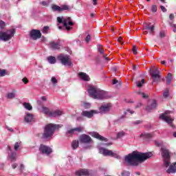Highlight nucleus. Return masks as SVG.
Returning a JSON list of instances; mask_svg holds the SVG:
<instances>
[{
	"instance_id": "f257e3e1",
	"label": "nucleus",
	"mask_w": 176,
	"mask_h": 176,
	"mask_svg": "<svg viewBox=\"0 0 176 176\" xmlns=\"http://www.w3.org/2000/svg\"><path fill=\"white\" fill-rule=\"evenodd\" d=\"M149 157H152V153H140L138 151H133L124 157V161L129 166H137L138 163H142L145 160H148Z\"/></svg>"
},
{
	"instance_id": "f03ea898",
	"label": "nucleus",
	"mask_w": 176,
	"mask_h": 176,
	"mask_svg": "<svg viewBox=\"0 0 176 176\" xmlns=\"http://www.w3.org/2000/svg\"><path fill=\"white\" fill-rule=\"evenodd\" d=\"M162 156L164 159V167H169L166 170L168 174H174L176 173V162L170 165V151L166 147L161 148Z\"/></svg>"
},
{
	"instance_id": "7ed1b4c3",
	"label": "nucleus",
	"mask_w": 176,
	"mask_h": 176,
	"mask_svg": "<svg viewBox=\"0 0 176 176\" xmlns=\"http://www.w3.org/2000/svg\"><path fill=\"white\" fill-rule=\"evenodd\" d=\"M87 91L89 97L94 98V100H104V98H108V93L97 87L89 86Z\"/></svg>"
},
{
	"instance_id": "20e7f679",
	"label": "nucleus",
	"mask_w": 176,
	"mask_h": 176,
	"mask_svg": "<svg viewBox=\"0 0 176 176\" xmlns=\"http://www.w3.org/2000/svg\"><path fill=\"white\" fill-rule=\"evenodd\" d=\"M61 127H62V125H60V124H47L44 129L43 138H50V137H52L53 134H54V131L57 130V129H60Z\"/></svg>"
},
{
	"instance_id": "39448f33",
	"label": "nucleus",
	"mask_w": 176,
	"mask_h": 176,
	"mask_svg": "<svg viewBox=\"0 0 176 176\" xmlns=\"http://www.w3.org/2000/svg\"><path fill=\"white\" fill-rule=\"evenodd\" d=\"M57 21L59 24H63V27L66 28L67 31L72 30V25H74V22L71 21V17L58 16Z\"/></svg>"
},
{
	"instance_id": "423d86ee",
	"label": "nucleus",
	"mask_w": 176,
	"mask_h": 176,
	"mask_svg": "<svg viewBox=\"0 0 176 176\" xmlns=\"http://www.w3.org/2000/svg\"><path fill=\"white\" fill-rule=\"evenodd\" d=\"M15 32L16 30H14V29H11L6 32H0V41H3V42L10 41V39L14 36Z\"/></svg>"
},
{
	"instance_id": "0eeeda50",
	"label": "nucleus",
	"mask_w": 176,
	"mask_h": 176,
	"mask_svg": "<svg viewBox=\"0 0 176 176\" xmlns=\"http://www.w3.org/2000/svg\"><path fill=\"white\" fill-rule=\"evenodd\" d=\"M57 58L60 61L63 65H67L68 67H71V65H72V63L71 62V59H69V56L68 55L60 54L57 56Z\"/></svg>"
},
{
	"instance_id": "6e6552de",
	"label": "nucleus",
	"mask_w": 176,
	"mask_h": 176,
	"mask_svg": "<svg viewBox=\"0 0 176 176\" xmlns=\"http://www.w3.org/2000/svg\"><path fill=\"white\" fill-rule=\"evenodd\" d=\"M99 152L100 153H102L104 156H111L112 157H119V155H118L116 153L112 152L111 150L105 149L102 147L99 148Z\"/></svg>"
},
{
	"instance_id": "1a4fd4ad",
	"label": "nucleus",
	"mask_w": 176,
	"mask_h": 176,
	"mask_svg": "<svg viewBox=\"0 0 176 176\" xmlns=\"http://www.w3.org/2000/svg\"><path fill=\"white\" fill-rule=\"evenodd\" d=\"M52 9L53 12H58L61 13V12H64V10H69L70 8L68 5H63L62 6H58L57 5H52Z\"/></svg>"
},
{
	"instance_id": "9d476101",
	"label": "nucleus",
	"mask_w": 176,
	"mask_h": 176,
	"mask_svg": "<svg viewBox=\"0 0 176 176\" xmlns=\"http://www.w3.org/2000/svg\"><path fill=\"white\" fill-rule=\"evenodd\" d=\"M39 151L43 155H49L52 153V148L45 144H41L39 148Z\"/></svg>"
},
{
	"instance_id": "9b49d317",
	"label": "nucleus",
	"mask_w": 176,
	"mask_h": 176,
	"mask_svg": "<svg viewBox=\"0 0 176 176\" xmlns=\"http://www.w3.org/2000/svg\"><path fill=\"white\" fill-rule=\"evenodd\" d=\"M42 36V33H41L40 30H32L30 32V38L34 41H36V39H39Z\"/></svg>"
},
{
	"instance_id": "f8f14e48",
	"label": "nucleus",
	"mask_w": 176,
	"mask_h": 176,
	"mask_svg": "<svg viewBox=\"0 0 176 176\" xmlns=\"http://www.w3.org/2000/svg\"><path fill=\"white\" fill-rule=\"evenodd\" d=\"M79 141L81 144H90L91 142V138L90 136L86 135V134H82L80 135L79 137Z\"/></svg>"
},
{
	"instance_id": "ddd939ff",
	"label": "nucleus",
	"mask_w": 176,
	"mask_h": 176,
	"mask_svg": "<svg viewBox=\"0 0 176 176\" xmlns=\"http://www.w3.org/2000/svg\"><path fill=\"white\" fill-rule=\"evenodd\" d=\"M89 134L91 137H94V138H96L97 140H99V141H104V142H107V141H108V139H107V138L102 136L97 132L92 131V132H89Z\"/></svg>"
},
{
	"instance_id": "4468645a",
	"label": "nucleus",
	"mask_w": 176,
	"mask_h": 176,
	"mask_svg": "<svg viewBox=\"0 0 176 176\" xmlns=\"http://www.w3.org/2000/svg\"><path fill=\"white\" fill-rule=\"evenodd\" d=\"M94 113H98V112L96 110H91L89 111H84L81 113V115L82 116H85V118H88L89 119L93 118Z\"/></svg>"
},
{
	"instance_id": "2eb2a0df",
	"label": "nucleus",
	"mask_w": 176,
	"mask_h": 176,
	"mask_svg": "<svg viewBox=\"0 0 176 176\" xmlns=\"http://www.w3.org/2000/svg\"><path fill=\"white\" fill-rule=\"evenodd\" d=\"M111 111V105L103 104L99 108V113H108V111Z\"/></svg>"
},
{
	"instance_id": "dca6fc26",
	"label": "nucleus",
	"mask_w": 176,
	"mask_h": 176,
	"mask_svg": "<svg viewBox=\"0 0 176 176\" xmlns=\"http://www.w3.org/2000/svg\"><path fill=\"white\" fill-rule=\"evenodd\" d=\"M76 176H90V172L87 169H80L76 171Z\"/></svg>"
},
{
	"instance_id": "f3484780",
	"label": "nucleus",
	"mask_w": 176,
	"mask_h": 176,
	"mask_svg": "<svg viewBox=\"0 0 176 176\" xmlns=\"http://www.w3.org/2000/svg\"><path fill=\"white\" fill-rule=\"evenodd\" d=\"M160 119H162V120H164V122H166V123H168V124H171L173 123L174 119L171 118V116H166L164 114H162L160 116Z\"/></svg>"
},
{
	"instance_id": "a211bd4d",
	"label": "nucleus",
	"mask_w": 176,
	"mask_h": 176,
	"mask_svg": "<svg viewBox=\"0 0 176 176\" xmlns=\"http://www.w3.org/2000/svg\"><path fill=\"white\" fill-rule=\"evenodd\" d=\"M160 72L155 69L154 71L151 72V78H153V82H157L159 79H160Z\"/></svg>"
},
{
	"instance_id": "6ab92c4d",
	"label": "nucleus",
	"mask_w": 176,
	"mask_h": 176,
	"mask_svg": "<svg viewBox=\"0 0 176 176\" xmlns=\"http://www.w3.org/2000/svg\"><path fill=\"white\" fill-rule=\"evenodd\" d=\"M49 46L50 47V49H52V50H60V47L61 46L60 45V43L58 42H54V41H52L49 43Z\"/></svg>"
},
{
	"instance_id": "aec40b11",
	"label": "nucleus",
	"mask_w": 176,
	"mask_h": 176,
	"mask_svg": "<svg viewBox=\"0 0 176 176\" xmlns=\"http://www.w3.org/2000/svg\"><path fill=\"white\" fill-rule=\"evenodd\" d=\"M175 16H174V14H170L169 15V19H170V21H169V25H170V27H172L173 28H175L173 29V31L174 32H176V25L175 24H174V19H175Z\"/></svg>"
},
{
	"instance_id": "412c9836",
	"label": "nucleus",
	"mask_w": 176,
	"mask_h": 176,
	"mask_svg": "<svg viewBox=\"0 0 176 176\" xmlns=\"http://www.w3.org/2000/svg\"><path fill=\"white\" fill-rule=\"evenodd\" d=\"M156 107H157L156 100H153L152 103L146 107V110L147 111V112H151V111H153V109H155Z\"/></svg>"
},
{
	"instance_id": "4be33fe9",
	"label": "nucleus",
	"mask_w": 176,
	"mask_h": 176,
	"mask_svg": "<svg viewBox=\"0 0 176 176\" xmlns=\"http://www.w3.org/2000/svg\"><path fill=\"white\" fill-rule=\"evenodd\" d=\"M78 76L82 80H85V82H89V80H90V77L86 73L80 72Z\"/></svg>"
},
{
	"instance_id": "5701e85b",
	"label": "nucleus",
	"mask_w": 176,
	"mask_h": 176,
	"mask_svg": "<svg viewBox=\"0 0 176 176\" xmlns=\"http://www.w3.org/2000/svg\"><path fill=\"white\" fill-rule=\"evenodd\" d=\"M33 120L34 115L30 113H26V116H25V122H26V123H31V122H32Z\"/></svg>"
},
{
	"instance_id": "b1692460",
	"label": "nucleus",
	"mask_w": 176,
	"mask_h": 176,
	"mask_svg": "<svg viewBox=\"0 0 176 176\" xmlns=\"http://www.w3.org/2000/svg\"><path fill=\"white\" fill-rule=\"evenodd\" d=\"M61 115H63V111L61 110H55L51 112V118L61 116Z\"/></svg>"
},
{
	"instance_id": "393cba45",
	"label": "nucleus",
	"mask_w": 176,
	"mask_h": 176,
	"mask_svg": "<svg viewBox=\"0 0 176 176\" xmlns=\"http://www.w3.org/2000/svg\"><path fill=\"white\" fill-rule=\"evenodd\" d=\"M98 52L102 54V57L105 58V60H109V58H108V57L104 54V49H102V46L101 45H98Z\"/></svg>"
},
{
	"instance_id": "a878e982",
	"label": "nucleus",
	"mask_w": 176,
	"mask_h": 176,
	"mask_svg": "<svg viewBox=\"0 0 176 176\" xmlns=\"http://www.w3.org/2000/svg\"><path fill=\"white\" fill-rule=\"evenodd\" d=\"M42 112L45 113V115H47V116H50L51 118L52 116V111L48 107H42Z\"/></svg>"
},
{
	"instance_id": "bb28decb",
	"label": "nucleus",
	"mask_w": 176,
	"mask_h": 176,
	"mask_svg": "<svg viewBox=\"0 0 176 176\" xmlns=\"http://www.w3.org/2000/svg\"><path fill=\"white\" fill-rule=\"evenodd\" d=\"M16 156L17 154L16 153V152L12 151L11 153H8V157L11 160V162H14L16 160Z\"/></svg>"
},
{
	"instance_id": "cd10ccee",
	"label": "nucleus",
	"mask_w": 176,
	"mask_h": 176,
	"mask_svg": "<svg viewBox=\"0 0 176 176\" xmlns=\"http://www.w3.org/2000/svg\"><path fill=\"white\" fill-rule=\"evenodd\" d=\"M152 137H153V134L152 133H142L140 135V138H144V139H149V138H152Z\"/></svg>"
},
{
	"instance_id": "c85d7f7f",
	"label": "nucleus",
	"mask_w": 176,
	"mask_h": 176,
	"mask_svg": "<svg viewBox=\"0 0 176 176\" xmlns=\"http://www.w3.org/2000/svg\"><path fill=\"white\" fill-rule=\"evenodd\" d=\"M47 60L48 61V63H50V64H56V57L53 56H50L47 58Z\"/></svg>"
},
{
	"instance_id": "c756f323",
	"label": "nucleus",
	"mask_w": 176,
	"mask_h": 176,
	"mask_svg": "<svg viewBox=\"0 0 176 176\" xmlns=\"http://www.w3.org/2000/svg\"><path fill=\"white\" fill-rule=\"evenodd\" d=\"M6 98L8 100H13V98H16V92H9L6 95Z\"/></svg>"
},
{
	"instance_id": "7c9ffc66",
	"label": "nucleus",
	"mask_w": 176,
	"mask_h": 176,
	"mask_svg": "<svg viewBox=\"0 0 176 176\" xmlns=\"http://www.w3.org/2000/svg\"><path fill=\"white\" fill-rule=\"evenodd\" d=\"M173 81V74L170 73H168L167 76H166V84L170 85L171 82Z\"/></svg>"
},
{
	"instance_id": "2f4dec72",
	"label": "nucleus",
	"mask_w": 176,
	"mask_h": 176,
	"mask_svg": "<svg viewBox=\"0 0 176 176\" xmlns=\"http://www.w3.org/2000/svg\"><path fill=\"white\" fill-rule=\"evenodd\" d=\"M72 147L73 149H77V148L79 147V141L74 140L72 142Z\"/></svg>"
},
{
	"instance_id": "473e14b6",
	"label": "nucleus",
	"mask_w": 176,
	"mask_h": 176,
	"mask_svg": "<svg viewBox=\"0 0 176 176\" xmlns=\"http://www.w3.org/2000/svg\"><path fill=\"white\" fill-rule=\"evenodd\" d=\"M23 107L28 111H31L32 109V106L31 105V104H30L28 102H24Z\"/></svg>"
},
{
	"instance_id": "72a5a7b5",
	"label": "nucleus",
	"mask_w": 176,
	"mask_h": 176,
	"mask_svg": "<svg viewBox=\"0 0 176 176\" xmlns=\"http://www.w3.org/2000/svg\"><path fill=\"white\" fill-rule=\"evenodd\" d=\"M21 148V142H16L14 146V151H19V149Z\"/></svg>"
},
{
	"instance_id": "f704fd0d",
	"label": "nucleus",
	"mask_w": 176,
	"mask_h": 176,
	"mask_svg": "<svg viewBox=\"0 0 176 176\" xmlns=\"http://www.w3.org/2000/svg\"><path fill=\"white\" fill-rule=\"evenodd\" d=\"M146 30H148L151 34H153L155 32V25H152V26L146 25Z\"/></svg>"
},
{
	"instance_id": "c9c22d12",
	"label": "nucleus",
	"mask_w": 176,
	"mask_h": 176,
	"mask_svg": "<svg viewBox=\"0 0 176 176\" xmlns=\"http://www.w3.org/2000/svg\"><path fill=\"white\" fill-rule=\"evenodd\" d=\"M144 83H145V79H142L141 81H137V87H142V85H144Z\"/></svg>"
},
{
	"instance_id": "e433bc0d",
	"label": "nucleus",
	"mask_w": 176,
	"mask_h": 176,
	"mask_svg": "<svg viewBox=\"0 0 176 176\" xmlns=\"http://www.w3.org/2000/svg\"><path fill=\"white\" fill-rule=\"evenodd\" d=\"M42 32L43 34H49V26H44Z\"/></svg>"
},
{
	"instance_id": "4c0bfd02",
	"label": "nucleus",
	"mask_w": 176,
	"mask_h": 176,
	"mask_svg": "<svg viewBox=\"0 0 176 176\" xmlns=\"http://www.w3.org/2000/svg\"><path fill=\"white\" fill-rule=\"evenodd\" d=\"M74 133H75V131L74 130V129H72L66 132V135L67 137H69L70 135H72Z\"/></svg>"
},
{
	"instance_id": "58836bf2",
	"label": "nucleus",
	"mask_w": 176,
	"mask_h": 176,
	"mask_svg": "<svg viewBox=\"0 0 176 176\" xmlns=\"http://www.w3.org/2000/svg\"><path fill=\"white\" fill-rule=\"evenodd\" d=\"M126 133H124V131L118 132L117 134V138H122V137H124Z\"/></svg>"
},
{
	"instance_id": "ea45409f",
	"label": "nucleus",
	"mask_w": 176,
	"mask_h": 176,
	"mask_svg": "<svg viewBox=\"0 0 176 176\" xmlns=\"http://www.w3.org/2000/svg\"><path fill=\"white\" fill-rule=\"evenodd\" d=\"M82 107H84V108H85L86 109H89V108H90V107H91V104L89 102H84L82 104Z\"/></svg>"
},
{
	"instance_id": "a19ab883",
	"label": "nucleus",
	"mask_w": 176,
	"mask_h": 176,
	"mask_svg": "<svg viewBox=\"0 0 176 176\" xmlns=\"http://www.w3.org/2000/svg\"><path fill=\"white\" fill-rule=\"evenodd\" d=\"M8 73H6V70L0 69V77L5 76Z\"/></svg>"
},
{
	"instance_id": "79ce46f5",
	"label": "nucleus",
	"mask_w": 176,
	"mask_h": 176,
	"mask_svg": "<svg viewBox=\"0 0 176 176\" xmlns=\"http://www.w3.org/2000/svg\"><path fill=\"white\" fill-rule=\"evenodd\" d=\"M112 85H116L117 87L120 86V81H119L116 79H114L112 81Z\"/></svg>"
},
{
	"instance_id": "37998d69",
	"label": "nucleus",
	"mask_w": 176,
	"mask_h": 176,
	"mask_svg": "<svg viewBox=\"0 0 176 176\" xmlns=\"http://www.w3.org/2000/svg\"><path fill=\"white\" fill-rule=\"evenodd\" d=\"M74 131H77V133H81V131H83V127L79 126L77 128H74Z\"/></svg>"
},
{
	"instance_id": "c03bdc74",
	"label": "nucleus",
	"mask_w": 176,
	"mask_h": 176,
	"mask_svg": "<svg viewBox=\"0 0 176 176\" xmlns=\"http://www.w3.org/2000/svg\"><path fill=\"white\" fill-rule=\"evenodd\" d=\"M151 11L153 13H156L157 12V6L156 5H153L151 7Z\"/></svg>"
},
{
	"instance_id": "a18cd8bd",
	"label": "nucleus",
	"mask_w": 176,
	"mask_h": 176,
	"mask_svg": "<svg viewBox=\"0 0 176 176\" xmlns=\"http://www.w3.org/2000/svg\"><path fill=\"white\" fill-rule=\"evenodd\" d=\"M168 95H169V91H168V89H166L163 94V96L164 97V98H167L168 97Z\"/></svg>"
},
{
	"instance_id": "49530a36",
	"label": "nucleus",
	"mask_w": 176,
	"mask_h": 176,
	"mask_svg": "<svg viewBox=\"0 0 176 176\" xmlns=\"http://www.w3.org/2000/svg\"><path fill=\"white\" fill-rule=\"evenodd\" d=\"M51 82L52 83H53V85H57V78H56V77L53 76L52 78H51Z\"/></svg>"
},
{
	"instance_id": "de8ad7c7",
	"label": "nucleus",
	"mask_w": 176,
	"mask_h": 176,
	"mask_svg": "<svg viewBox=\"0 0 176 176\" xmlns=\"http://www.w3.org/2000/svg\"><path fill=\"white\" fill-rule=\"evenodd\" d=\"M156 146H163V142L155 141Z\"/></svg>"
},
{
	"instance_id": "09e8293b",
	"label": "nucleus",
	"mask_w": 176,
	"mask_h": 176,
	"mask_svg": "<svg viewBox=\"0 0 176 176\" xmlns=\"http://www.w3.org/2000/svg\"><path fill=\"white\" fill-rule=\"evenodd\" d=\"M122 176H130V172H129L127 170H124L122 173Z\"/></svg>"
},
{
	"instance_id": "8fccbe9b",
	"label": "nucleus",
	"mask_w": 176,
	"mask_h": 176,
	"mask_svg": "<svg viewBox=\"0 0 176 176\" xmlns=\"http://www.w3.org/2000/svg\"><path fill=\"white\" fill-rule=\"evenodd\" d=\"M5 25H6L5 22L3 21H0V28L1 30H3V28H5Z\"/></svg>"
},
{
	"instance_id": "3c124183",
	"label": "nucleus",
	"mask_w": 176,
	"mask_h": 176,
	"mask_svg": "<svg viewBox=\"0 0 176 176\" xmlns=\"http://www.w3.org/2000/svg\"><path fill=\"white\" fill-rule=\"evenodd\" d=\"M140 96H142V98H148V96H146L144 92H138Z\"/></svg>"
},
{
	"instance_id": "603ef678",
	"label": "nucleus",
	"mask_w": 176,
	"mask_h": 176,
	"mask_svg": "<svg viewBox=\"0 0 176 176\" xmlns=\"http://www.w3.org/2000/svg\"><path fill=\"white\" fill-rule=\"evenodd\" d=\"M90 39H91V36H90L89 34H88L85 38V41L87 42V43H89V42H90Z\"/></svg>"
},
{
	"instance_id": "864d4df0",
	"label": "nucleus",
	"mask_w": 176,
	"mask_h": 176,
	"mask_svg": "<svg viewBox=\"0 0 176 176\" xmlns=\"http://www.w3.org/2000/svg\"><path fill=\"white\" fill-rule=\"evenodd\" d=\"M160 9H161L162 12H163L164 13H166V12H167V9H166L165 6H160Z\"/></svg>"
},
{
	"instance_id": "5fc2aeb1",
	"label": "nucleus",
	"mask_w": 176,
	"mask_h": 176,
	"mask_svg": "<svg viewBox=\"0 0 176 176\" xmlns=\"http://www.w3.org/2000/svg\"><path fill=\"white\" fill-rule=\"evenodd\" d=\"M132 50H133V54H137V47L135 45H134L132 48Z\"/></svg>"
},
{
	"instance_id": "6e6d98bb",
	"label": "nucleus",
	"mask_w": 176,
	"mask_h": 176,
	"mask_svg": "<svg viewBox=\"0 0 176 176\" xmlns=\"http://www.w3.org/2000/svg\"><path fill=\"white\" fill-rule=\"evenodd\" d=\"M40 3L41 5H43V6H47V5H49V3H47V1H42Z\"/></svg>"
},
{
	"instance_id": "4d7b16f0",
	"label": "nucleus",
	"mask_w": 176,
	"mask_h": 176,
	"mask_svg": "<svg viewBox=\"0 0 176 176\" xmlns=\"http://www.w3.org/2000/svg\"><path fill=\"white\" fill-rule=\"evenodd\" d=\"M22 82H23V83H25V85H27V83H28V79L27 78H23L22 79Z\"/></svg>"
},
{
	"instance_id": "13d9d810",
	"label": "nucleus",
	"mask_w": 176,
	"mask_h": 176,
	"mask_svg": "<svg viewBox=\"0 0 176 176\" xmlns=\"http://www.w3.org/2000/svg\"><path fill=\"white\" fill-rule=\"evenodd\" d=\"M160 38H164V36H166L164 32H160Z\"/></svg>"
},
{
	"instance_id": "bf43d9fd",
	"label": "nucleus",
	"mask_w": 176,
	"mask_h": 176,
	"mask_svg": "<svg viewBox=\"0 0 176 176\" xmlns=\"http://www.w3.org/2000/svg\"><path fill=\"white\" fill-rule=\"evenodd\" d=\"M141 123H142V121L137 120L135 122H133V124H141Z\"/></svg>"
},
{
	"instance_id": "052dcab7",
	"label": "nucleus",
	"mask_w": 176,
	"mask_h": 176,
	"mask_svg": "<svg viewBox=\"0 0 176 176\" xmlns=\"http://www.w3.org/2000/svg\"><path fill=\"white\" fill-rule=\"evenodd\" d=\"M6 129L7 130H8V131H11V132H13V131H14V130H13L12 128H10V127H9V126H6Z\"/></svg>"
},
{
	"instance_id": "680f3d73",
	"label": "nucleus",
	"mask_w": 176,
	"mask_h": 176,
	"mask_svg": "<svg viewBox=\"0 0 176 176\" xmlns=\"http://www.w3.org/2000/svg\"><path fill=\"white\" fill-rule=\"evenodd\" d=\"M24 170V164H21L20 166V171H23Z\"/></svg>"
},
{
	"instance_id": "e2e57ef3",
	"label": "nucleus",
	"mask_w": 176,
	"mask_h": 176,
	"mask_svg": "<svg viewBox=\"0 0 176 176\" xmlns=\"http://www.w3.org/2000/svg\"><path fill=\"white\" fill-rule=\"evenodd\" d=\"M12 168H16V167H17V164L16 163L12 164Z\"/></svg>"
},
{
	"instance_id": "0e129e2a",
	"label": "nucleus",
	"mask_w": 176,
	"mask_h": 176,
	"mask_svg": "<svg viewBox=\"0 0 176 176\" xmlns=\"http://www.w3.org/2000/svg\"><path fill=\"white\" fill-rule=\"evenodd\" d=\"M127 112H129V113H131V115H133V113H134V111L133 110L131 109H128Z\"/></svg>"
},
{
	"instance_id": "69168bd1",
	"label": "nucleus",
	"mask_w": 176,
	"mask_h": 176,
	"mask_svg": "<svg viewBox=\"0 0 176 176\" xmlns=\"http://www.w3.org/2000/svg\"><path fill=\"white\" fill-rule=\"evenodd\" d=\"M8 151L12 152V148L10 147V146H8Z\"/></svg>"
},
{
	"instance_id": "338daca9",
	"label": "nucleus",
	"mask_w": 176,
	"mask_h": 176,
	"mask_svg": "<svg viewBox=\"0 0 176 176\" xmlns=\"http://www.w3.org/2000/svg\"><path fill=\"white\" fill-rule=\"evenodd\" d=\"M41 100L43 101H46V97H45V96L41 97Z\"/></svg>"
},
{
	"instance_id": "774afa93",
	"label": "nucleus",
	"mask_w": 176,
	"mask_h": 176,
	"mask_svg": "<svg viewBox=\"0 0 176 176\" xmlns=\"http://www.w3.org/2000/svg\"><path fill=\"white\" fill-rule=\"evenodd\" d=\"M173 137L176 138V132L173 133Z\"/></svg>"
}]
</instances>
